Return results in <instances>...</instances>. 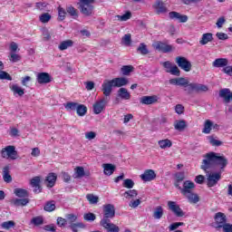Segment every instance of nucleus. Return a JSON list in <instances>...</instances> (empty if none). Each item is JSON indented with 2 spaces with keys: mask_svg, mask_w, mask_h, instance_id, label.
Here are the masks:
<instances>
[{
  "mask_svg": "<svg viewBox=\"0 0 232 232\" xmlns=\"http://www.w3.org/2000/svg\"><path fill=\"white\" fill-rule=\"evenodd\" d=\"M219 97L223 99L224 104H229L232 101V92L231 90L225 88L219 91Z\"/></svg>",
  "mask_w": 232,
  "mask_h": 232,
  "instance_id": "obj_13",
  "label": "nucleus"
},
{
  "mask_svg": "<svg viewBox=\"0 0 232 232\" xmlns=\"http://www.w3.org/2000/svg\"><path fill=\"white\" fill-rule=\"evenodd\" d=\"M168 208L176 217H184V211H182V208H180V206L177 204L175 201H168Z\"/></svg>",
  "mask_w": 232,
  "mask_h": 232,
  "instance_id": "obj_11",
  "label": "nucleus"
},
{
  "mask_svg": "<svg viewBox=\"0 0 232 232\" xmlns=\"http://www.w3.org/2000/svg\"><path fill=\"white\" fill-rule=\"evenodd\" d=\"M0 80L1 81H12V76L8 74V72L5 71H0Z\"/></svg>",
  "mask_w": 232,
  "mask_h": 232,
  "instance_id": "obj_57",
  "label": "nucleus"
},
{
  "mask_svg": "<svg viewBox=\"0 0 232 232\" xmlns=\"http://www.w3.org/2000/svg\"><path fill=\"white\" fill-rule=\"evenodd\" d=\"M15 227V222L12 220L5 221L1 224V227H3V229H11V227Z\"/></svg>",
  "mask_w": 232,
  "mask_h": 232,
  "instance_id": "obj_52",
  "label": "nucleus"
},
{
  "mask_svg": "<svg viewBox=\"0 0 232 232\" xmlns=\"http://www.w3.org/2000/svg\"><path fill=\"white\" fill-rule=\"evenodd\" d=\"M223 73H226L227 75H232V66H225L222 69Z\"/></svg>",
  "mask_w": 232,
  "mask_h": 232,
  "instance_id": "obj_64",
  "label": "nucleus"
},
{
  "mask_svg": "<svg viewBox=\"0 0 232 232\" xmlns=\"http://www.w3.org/2000/svg\"><path fill=\"white\" fill-rule=\"evenodd\" d=\"M45 182L47 184V188H53L55 186V182H57V175L53 172L49 173L45 179Z\"/></svg>",
  "mask_w": 232,
  "mask_h": 232,
  "instance_id": "obj_24",
  "label": "nucleus"
},
{
  "mask_svg": "<svg viewBox=\"0 0 232 232\" xmlns=\"http://www.w3.org/2000/svg\"><path fill=\"white\" fill-rule=\"evenodd\" d=\"M88 111V108L85 105L79 104L76 108V113L79 115V117H84Z\"/></svg>",
  "mask_w": 232,
  "mask_h": 232,
  "instance_id": "obj_39",
  "label": "nucleus"
},
{
  "mask_svg": "<svg viewBox=\"0 0 232 232\" xmlns=\"http://www.w3.org/2000/svg\"><path fill=\"white\" fill-rule=\"evenodd\" d=\"M211 41H213V34L206 33L203 34L201 40L199 41V44H201L204 46L208 44V43H211Z\"/></svg>",
  "mask_w": 232,
  "mask_h": 232,
  "instance_id": "obj_31",
  "label": "nucleus"
},
{
  "mask_svg": "<svg viewBox=\"0 0 232 232\" xmlns=\"http://www.w3.org/2000/svg\"><path fill=\"white\" fill-rule=\"evenodd\" d=\"M83 218L87 222H93V220H95L97 217L95 216V214L89 212L87 214H84Z\"/></svg>",
  "mask_w": 232,
  "mask_h": 232,
  "instance_id": "obj_56",
  "label": "nucleus"
},
{
  "mask_svg": "<svg viewBox=\"0 0 232 232\" xmlns=\"http://www.w3.org/2000/svg\"><path fill=\"white\" fill-rule=\"evenodd\" d=\"M130 81L126 77H118L112 80H105L102 85V92L105 97H110L113 88H122L129 84Z\"/></svg>",
  "mask_w": 232,
  "mask_h": 232,
  "instance_id": "obj_3",
  "label": "nucleus"
},
{
  "mask_svg": "<svg viewBox=\"0 0 232 232\" xmlns=\"http://www.w3.org/2000/svg\"><path fill=\"white\" fill-rule=\"evenodd\" d=\"M102 168L105 175H113L115 171V165L111 163H105L102 165Z\"/></svg>",
  "mask_w": 232,
  "mask_h": 232,
  "instance_id": "obj_30",
  "label": "nucleus"
},
{
  "mask_svg": "<svg viewBox=\"0 0 232 232\" xmlns=\"http://www.w3.org/2000/svg\"><path fill=\"white\" fill-rule=\"evenodd\" d=\"M214 220V227L217 229V231H220V229H222L223 232H232V225L227 223L226 214L222 212L216 213Z\"/></svg>",
  "mask_w": 232,
  "mask_h": 232,
  "instance_id": "obj_4",
  "label": "nucleus"
},
{
  "mask_svg": "<svg viewBox=\"0 0 232 232\" xmlns=\"http://www.w3.org/2000/svg\"><path fill=\"white\" fill-rule=\"evenodd\" d=\"M140 177L144 182H151V180H155L157 174L153 169H147Z\"/></svg>",
  "mask_w": 232,
  "mask_h": 232,
  "instance_id": "obj_18",
  "label": "nucleus"
},
{
  "mask_svg": "<svg viewBox=\"0 0 232 232\" xmlns=\"http://www.w3.org/2000/svg\"><path fill=\"white\" fill-rule=\"evenodd\" d=\"M152 6L158 15H160V14H166L168 12V7H166V4H164V2L160 0H157Z\"/></svg>",
  "mask_w": 232,
  "mask_h": 232,
  "instance_id": "obj_16",
  "label": "nucleus"
},
{
  "mask_svg": "<svg viewBox=\"0 0 232 232\" xmlns=\"http://www.w3.org/2000/svg\"><path fill=\"white\" fill-rule=\"evenodd\" d=\"M9 61H11V63H19V61H21V55L12 53Z\"/></svg>",
  "mask_w": 232,
  "mask_h": 232,
  "instance_id": "obj_59",
  "label": "nucleus"
},
{
  "mask_svg": "<svg viewBox=\"0 0 232 232\" xmlns=\"http://www.w3.org/2000/svg\"><path fill=\"white\" fill-rule=\"evenodd\" d=\"M3 179L7 183L12 182V176L10 175V167L5 166L3 169Z\"/></svg>",
  "mask_w": 232,
  "mask_h": 232,
  "instance_id": "obj_35",
  "label": "nucleus"
},
{
  "mask_svg": "<svg viewBox=\"0 0 232 232\" xmlns=\"http://www.w3.org/2000/svg\"><path fill=\"white\" fill-rule=\"evenodd\" d=\"M174 177H175L174 186L178 189H180V182H183L184 179H186V172L184 171L176 172Z\"/></svg>",
  "mask_w": 232,
  "mask_h": 232,
  "instance_id": "obj_21",
  "label": "nucleus"
},
{
  "mask_svg": "<svg viewBox=\"0 0 232 232\" xmlns=\"http://www.w3.org/2000/svg\"><path fill=\"white\" fill-rule=\"evenodd\" d=\"M133 186H135V182H133L131 179H127L123 180V188H127V189H131Z\"/></svg>",
  "mask_w": 232,
  "mask_h": 232,
  "instance_id": "obj_53",
  "label": "nucleus"
},
{
  "mask_svg": "<svg viewBox=\"0 0 232 232\" xmlns=\"http://www.w3.org/2000/svg\"><path fill=\"white\" fill-rule=\"evenodd\" d=\"M152 217L155 218V220H160V218L164 217V208L160 206L156 207L154 208Z\"/></svg>",
  "mask_w": 232,
  "mask_h": 232,
  "instance_id": "obj_28",
  "label": "nucleus"
},
{
  "mask_svg": "<svg viewBox=\"0 0 232 232\" xmlns=\"http://www.w3.org/2000/svg\"><path fill=\"white\" fill-rule=\"evenodd\" d=\"M175 111L178 115H182L184 113V106L182 104H177L175 106Z\"/></svg>",
  "mask_w": 232,
  "mask_h": 232,
  "instance_id": "obj_62",
  "label": "nucleus"
},
{
  "mask_svg": "<svg viewBox=\"0 0 232 232\" xmlns=\"http://www.w3.org/2000/svg\"><path fill=\"white\" fill-rule=\"evenodd\" d=\"M80 11L83 15H92L93 14V5H80Z\"/></svg>",
  "mask_w": 232,
  "mask_h": 232,
  "instance_id": "obj_27",
  "label": "nucleus"
},
{
  "mask_svg": "<svg viewBox=\"0 0 232 232\" xmlns=\"http://www.w3.org/2000/svg\"><path fill=\"white\" fill-rule=\"evenodd\" d=\"M187 126L188 125L186 124V121H184V120L176 121L174 122V128L178 131H184V130H186Z\"/></svg>",
  "mask_w": 232,
  "mask_h": 232,
  "instance_id": "obj_34",
  "label": "nucleus"
},
{
  "mask_svg": "<svg viewBox=\"0 0 232 232\" xmlns=\"http://www.w3.org/2000/svg\"><path fill=\"white\" fill-rule=\"evenodd\" d=\"M14 194L19 198H28V197H30V193L28 192V190L19 188H14Z\"/></svg>",
  "mask_w": 232,
  "mask_h": 232,
  "instance_id": "obj_25",
  "label": "nucleus"
},
{
  "mask_svg": "<svg viewBox=\"0 0 232 232\" xmlns=\"http://www.w3.org/2000/svg\"><path fill=\"white\" fill-rule=\"evenodd\" d=\"M212 128H213V121H211V120H207L204 123L202 133H206V134L211 133Z\"/></svg>",
  "mask_w": 232,
  "mask_h": 232,
  "instance_id": "obj_40",
  "label": "nucleus"
},
{
  "mask_svg": "<svg viewBox=\"0 0 232 232\" xmlns=\"http://www.w3.org/2000/svg\"><path fill=\"white\" fill-rule=\"evenodd\" d=\"M36 80L39 84H48L52 82V76L48 72H40L37 74Z\"/></svg>",
  "mask_w": 232,
  "mask_h": 232,
  "instance_id": "obj_17",
  "label": "nucleus"
},
{
  "mask_svg": "<svg viewBox=\"0 0 232 232\" xmlns=\"http://www.w3.org/2000/svg\"><path fill=\"white\" fill-rule=\"evenodd\" d=\"M72 46H73V41L66 40V41H63L59 44L58 49L61 50V52H64V50H68V48H72Z\"/></svg>",
  "mask_w": 232,
  "mask_h": 232,
  "instance_id": "obj_33",
  "label": "nucleus"
},
{
  "mask_svg": "<svg viewBox=\"0 0 232 232\" xmlns=\"http://www.w3.org/2000/svg\"><path fill=\"white\" fill-rule=\"evenodd\" d=\"M74 171H75V173H74L75 179H82V177H84V175H85L84 168H82V167H76L74 169Z\"/></svg>",
  "mask_w": 232,
  "mask_h": 232,
  "instance_id": "obj_47",
  "label": "nucleus"
},
{
  "mask_svg": "<svg viewBox=\"0 0 232 232\" xmlns=\"http://www.w3.org/2000/svg\"><path fill=\"white\" fill-rule=\"evenodd\" d=\"M118 21H128L129 19H131V12L128 11L123 15H116Z\"/></svg>",
  "mask_w": 232,
  "mask_h": 232,
  "instance_id": "obj_51",
  "label": "nucleus"
},
{
  "mask_svg": "<svg viewBox=\"0 0 232 232\" xmlns=\"http://www.w3.org/2000/svg\"><path fill=\"white\" fill-rule=\"evenodd\" d=\"M180 226H184V223H183V222L172 223V224L169 227V231H175V229H179V227H180Z\"/></svg>",
  "mask_w": 232,
  "mask_h": 232,
  "instance_id": "obj_60",
  "label": "nucleus"
},
{
  "mask_svg": "<svg viewBox=\"0 0 232 232\" xmlns=\"http://www.w3.org/2000/svg\"><path fill=\"white\" fill-rule=\"evenodd\" d=\"M55 201L51 200L47 201L44 207V211H47L48 213H52V211H55Z\"/></svg>",
  "mask_w": 232,
  "mask_h": 232,
  "instance_id": "obj_41",
  "label": "nucleus"
},
{
  "mask_svg": "<svg viewBox=\"0 0 232 232\" xmlns=\"http://www.w3.org/2000/svg\"><path fill=\"white\" fill-rule=\"evenodd\" d=\"M66 17V10L63 7H58V19L59 21H64Z\"/></svg>",
  "mask_w": 232,
  "mask_h": 232,
  "instance_id": "obj_54",
  "label": "nucleus"
},
{
  "mask_svg": "<svg viewBox=\"0 0 232 232\" xmlns=\"http://www.w3.org/2000/svg\"><path fill=\"white\" fill-rule=\"evenodd\" d=\"M122 75H130L133 72V67L131 65H123L121 69Z\"/></svg>",
  "mask_w": 232,
  "mask_h": 232,
  "instance_id": "obj_48",
  "label": "nucleus"
},
{
  "mask_svg": "<svg viewBox=\"0 0 232 232\" xmlns=\"http://www.w3.org/2000/svg\"><path fill=\"white\" fill-rule=\"evenodd\" d=\"M1 155L3 159H11L12 160H15V159H17V150H15V146L9 145L2 149Z\"/></svg>",
  "mask_w": 232,
  "mask_h": 232,
  "instance_id": "obj_6",
  "label": "nucleus"
},
{
  "mask_svg": "<svg viewBox=\"0 0 232 232\" xmlns=\"http://www.w3.org/2000/svg\"><path fill=\"white\" fill-rule=\"evenodd\" d=\"M100 226H102V227H103V229H105L107 232H119V231H121V228L119 227V226L111 223V221L100 223Z\"/></svg>",
  "mask_w": 232,
  "mask_h": 232,
  "instance_id": "obj_19",
  "label": "nucleus"
},
{
  "mask_svg": "<svg viewBox=\"0 0 232 232\" xmlns=\"http://www.w3.org/2000/svg\"><path fill=\"white\" fill-rule=\"evenodd\" d=\"M166 72L176 77H180V69H179L177 65H172V67L169 70H166Z\"/></svg>",
  "mask_w": 232,
  "mask_h": 232,
  "instance_id": "obj_45",
  "label": "nucleus"
},
{
  "mask_svg": "<svg viewBox=\"0 0 232 232\" xmlns=\"http://www.w3.org/2000/svg\"><path fill=\"white\" fill-rule=\"evenodd\" d=\"M154 50H158V52H162L163 53H169V52L173 51V46L168 44H164L162 42H156L152 44Z\"/></svg>",
  "mask_w": 232,
  "mask_h": 232,
  "instance_id": "obj_10",
  "label": "nucleus"
},
{
  "mask_svg": "<svg viewBox=\"0 0 232 232\" xmlns=\"http://www.w3.org/2000/svg\"><path fill=\"white\" fill-rule=\"evenodd\" d=\"M140 104H145L146 106H150L151 104H155L159 102V96L152 95V96H142L140 98Z\"/></svg>",
  "mask_w": 232,
  "mask_h": 232,
  "instance_id": "obj_15",
  "label": "nucleus"
},
{
  "mask_svg": "<svg viewBox=\"0 0 232 232\" xmlns=\"http://www.w3.org/2000/svg\"><path fill=\"white\" fill-rule=\"evenodd\" d=\"M158 144L161 150H166V148H171L173 146V142L169 139L160 140L158 141Z\"/></svg>",
  "mask_w": 232,
  "mask_h": 232,
  "instance_id": "obj_36",
  "label": "nucleus"
},
{
  "mask_svg": "<svg viewBox=\"0 0 232 232\" xmlns=\"http://www.w3.org/2000/svg\"><path fill=\"white\" fill-rule=\"evenodd\" d=\"M138 53H140V55H148L150 53V50H148V45L146 44L141 43L137 48Z\"/></svg>",
  "mask_w": 232,
  "mask_h": 232,
  "instance_id": "obj_38",
  "label": "nucleus"
},
{
  "mask_svg": "<svg viewBox=\"0 0 232 232\" xmlns=\"http://www.w3.org/2000/svg\"><path fill=\"white\" fill-rule=\"evenodd\" d=\"M108 98H102L100 101L96 102L92 105V110L95 115H99V113H102L104 108H106V104H108Z\"/></svg>",
  "mask_w": 232,
  "mask_h": 232,
  "instance_id": "obj_8",
  "label": "nucleus"
},
{
  "mask_svg": "<svg viewBox=\"0 0 232 232\" xmlns=\"http://www.w3.org/2000/svg\"><path fill=\"white\" fill-rule=\"evenodd\" d=\"M66 13L71 15V17H79V13L77 12V9L75 7L69 5L66 7Z\"/></svg>",
  "mask_w": 232,
  "mask_h": 232,
  "instance_id": "obj_46",
  "label": "nucleus"
},
{
  "mask_svg": "<svg viewBox=\"0 0 232 232\" xmlns=\"http://www.w3.org/2000/svg\"><path fill=\"white\" fill-rule=\"evenodd\" d=\"M225 24L226 18L224 16L219 17L216 23L218 28H222V26H224Z\"/></svg>",
  "mask_w": 232,
  "mask_h": 232,
  "instance_id": "obj_61",
  "label": "nucleus"
},
{
  "mask_svg": "<svg viewBox=\"0 0 232 232\" xmlns=\"http://www.w3.org/2000/svg\"><path fill=\"white\" fill-rule=\"evenodd\" d=\"M111 218H115V206L111 204L103 205V218L100 223L111 222Z\"/></svg>",
  "mask_w": 232,
  "mask_h": 232,
  "instance_id": "obj_5",
  "label": "nucleus"
},
{
  "mask_svg": "<svg viewBox=\"0 0 232 232\" xmlns=\"http://www.w3.org/2000/svg\"><path fill=\"white\" fill-rule=\"evenodd\" d=\"M186 198H188V202L190 204H198V202L200 201V198L198 197V194H195L193 192H190L188 194H186L185 196Z\"/></svg>",
  "mask_w": 232,
  "mask_h": 232,
  "instance_id": "obj_29",
  "label": "nucleus"
},
{
  "mask_svg": "<svg viewBox=\"0 0 232 232\" xmlns=\"http://www.w3.org/2000/svg\"><path fill=\"white\" fill-rule=\"evenodd\" d=\"M221 179L220 172L207 174V186L208 188H214L216 184H218V180Z\"/></svg>",
  "mask_w": 232,
  "mask_h": 232,
  "instance_id": "obj_9",
  "label": "nucleus"
},
{
  "mask_svg": "<svg viewBox=\"0 0 232 232\" xmlns=\"http://www.w3.org/2000/svg\"><path fill=\"white\" fill-rule=\"evenodd\" d=\"M29 203H30V198H14V199L11 200V204H13V206H16V207L26 206Z\"/></svg>",
  "mask_w": 232,
  "mask_h": 232,
  "instance_id": "obj_26",
  "label": "nucleus"
},
{
  "mask_svg": "<svg viewBox=\"0 0 232 232\" xmlns=\"http://www.w3.org/2000/svg\"><path fill=\"white\" fill-rule=\"evenodd\" d=\"M14 95H18L19 97H23L24 95V89H22L21 86L17 84H14L11 87Z\"/></svg>",
  "mask_w": 232,
  "mask_h": 232,
  "instance_id": "obj_37",
  "label": "nucleus"
},
{
  "mask_svg": "<svg viewBox=\"0 0 232 232\" xmlns=\"http://www.w3.org/2000/svg\"><path fill=\"white\" fill-rule=\"evenodd\" d=\"M122 43L123 44H125V46H130V44H131V34H124V36L122 37Z\"/></svg>",
  "mask_w": 232,
  "mask_h": 232,
  "instance_id": "obj_55",
  "label": "nucleus"
},
{
  "mask_svg": "<svg viewBox=\"0 0 232 232\" xmlns=\"http://www.w3.org/2000/svg\"><path fill=\"white\" fill-rule=\"evenodd\" d=\"M118 97L123 101H130L131 99V94L128 92V89L121 87L118 90Z\"/></svg>",
  "mask_w": 232,
  "mask_h": 232,
  "instance_id": "obj_23",
  "label": "nucleus"
},
{
  "mask_svg": "<svg viewBox=\"0 0 232 232\" xmlns=\"http://www.w3.org/2000/svg\"><path fill=\"white\" fill-rule=\"evenodd\" d=\"M179 189L181 191L183 196L188 195V193H193V190L195 189V183L191 180H186L183 182V188L180 187Z\"/></svg>",
  "mask_w": 232,
  "mask_h": 232,
  "instance_id": "obj_12",
  "label": "nucleus"
},
{
  "mask_svg": "<svg viewBox=\"0 0 232 232\" xmlns=\"http://www.w3.org/2000/svg\"><path fill=\"white\" fill-rule=\"evenodd\" d=\"M229 64V60L227 58H217L213 63V68H226Z\"/></svg>",
  "mask_w": 232,
  "mask_h": 232,
  "instance_id": "obj_20",
  "label": "nucleus"
},
{
  "mask_svg": "<svg viewBox=\"0 0 232 232\" xmlns=\"http://www.w3.org/2000/svg\"><path fill=\"white\" fill-rule=\"evenodd\" d=\"M30 184L32 188H34V193H41V178L39 176L33 178Z\"/></svg>",
  "mask_w": 232,
  "mask_h": 232,
  "instance_id": "obj_22",
  "label": "nucleus"
},
{
  "mask_svg": "<svg viewBox=\"0 0 232 232\" xmlns=\"http://www.w3.org/2000/svg\"><path fill=\"white\" fill-rule=\"evenodd\" d=\"M31 224L34 226H43L44 224V218L42 216H37L32 218Z\"/></svg>",
  "mask_w": 232,
  "mask_h": 232,
  "instance_id": "obj_44",
  "label": "nucleus"
},
{
  "mask_svg": "<svg viewBox=\"0 0 232 232\" xmlns=\"http://www.w3.org/2000/svg\"><path fill=\"white\" fill-rule=\"evenodd\" d=\"M203 157L204 160L201 164V169H203V171L207 172L208 169H213L216 166L220 167V169H224V168L227 166V159L224 157V155H220V153L208 152Z\"/></svg>",
  "mask_w": 232,
  "mask_h": 232,
  "instance_id": "obj_2",
  "label": "nucleus"
},
{
  "mask_svg": "<svg viewBox=\"0 0 232 232\" xmlns=\"http://www.w3.org/2000/svg\"><path fill=\"white\" fill-rule=\"evenodd\" d=\"M176 63L178 64L179 68L183 70V72H191V62H189L186 57H176Z\"/></svg>",
  "mask_w": 232,
  "mask_h": 232,
  "instance_id": "obj_7",
  "label": "nucleus"
},
{
  "mask_svg": "<svg viewBox=\"0 0 232 232\" xmlns=\"http://www.w3.org/2000/svg\"><path fill=\"white\" fill-rule=\"evenodd\" d=\"M79 106V103L69 102L64 104V108L67 111H77V107Z\"/></svg>",
  "mask_w": 232,
  "mask_h": 232,
  "instance_id": "obj_42",
  "label": "nucleus"
},
{
  "mask_svg": "<svg viewBox=\"0 0 232 232\" xmlns=\"http://www.w3.org/2000/svg\"><path fill=\"white\" fill-rule=\"evenodd\" d=\"M86 198L90 204H97V202H99V197L93 194H87Z\"/></svg>",
  "mask_w": 232,
  "mask_h": 232,
  "instance_id": "obj_50",
  "label": "nucleus"
},
{
  "mask_svg": "<svg viewBox=\"0 0 232 232\" xmlns=\"http://www.w3.org/2000/svg\"><path fill=\"white\" fill-rule=\"evenodd\" d=\"M169 84L173 86H183L184 92L188 93V95H191V93H202V92H208L209 88L208 85H204L198 82H189V81L186 78H172L169 80Z\"/></svg>",
  "mask_w": 232,
  "mask_h": 232,
  "instance_id": "obj_1",
  "label": "nucleus"
},
{
  "mask_svg": "<svg viewBox=\"0 0 232 232\" xmlns=\"http://www.w3.org/2000/svg\"><path fill=\"white\" fill-rule=\"evenodd\" d=\"M208 140L211 146H217V147L222 146V141L215 139L214 137H209Z\"/></svg>",
  "mask_w": 232,
  "mask_h": 232,
  "instance_id": "obj_58",
  "label": "nucleus"
},
{
  "mask_svg": "<svg viewBox=\"0 0 232 232\" xmlns=\"http://www.w3.org/2000/svg\"><path fill=\"white\" fill-rule=\"evenodd\" d=\"M169 19L179 21V23H188V15L181 14L179 12L171 11L169 13Z\"/></svg>",
  "mask_w": 232,
  "mask_h": 232,
  "instance_id": "obj_14",
  "label": "nucleus"
},
{
  "mask_svg": "<svg viewBox=\"0 0 232 232\" xmlns=\"http://www.w3.org/2000/svg\"><path fill=\"white\" fill-rule=\"evenodd\" d=\"M139 195V192L136 189H130L124 192L123 197L127 198L128 200H133L137 198V196Z\"/></svg>",
  "mask_w": 232,
  "mask_h": 232,
  "instance_id": "obj_32",
  "label": "nucleus"
},
{
  "mask_svg": "<svg viewBox=\"0 0 232 232\" xmlns=\"http://www.w3.org/2000/svg\"><path fill=\"white\" fill-rule=\"evenodd\" d=\"M69 227L72 232H78L79 229H83L84 225L82 222L71 223Z\"/></svg>",
  "mask_w": 232,
  "mask_h": 232,
  "instance_id": "obj_43",
  "label": "nucleus"
},
{
  "mask_svg": "<svg viewBox=\"0 0 232 232\" xmlns=\"http://www.w3.org/2000/svg\"><path fill=\"white\" fill-rule=\"evenodd\" d=\"M130 208H133L135 209V208H139V206H140V200L138 198L136 200H131L129 203Z\"/></svg>",
  "mask_w": 232,
  "mask_h": 232,
  "instance_id": "obj_63",
  "label": "nucleus"
},
{
  "mask_svg": "<svg viewBox=\"0 0 232 232\" xmlns=\"http://www.w3.org/2000/svg\"><path fill=\"white\" fill-rule=\"evenodd\" d=\"M39 19L41 23L46 24L50 22V19H52V15L48 13H44L40 15Z\"/></svg>",
  "mask_w": 232,
  "mask_h": 232,
  "instance_id": "obj_49",
  "label": "nucleus"
}]
</instances>
